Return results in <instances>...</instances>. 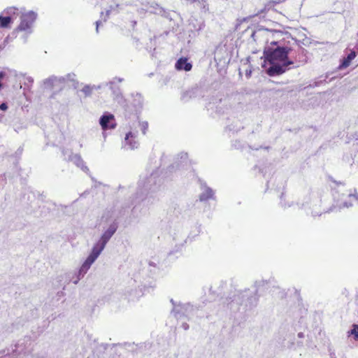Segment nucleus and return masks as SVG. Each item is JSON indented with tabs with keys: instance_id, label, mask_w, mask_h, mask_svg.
Listing matches in <instances>:
<instances>
[{
	"instance_id": "obj_25",
	"label": "nucleus",
	"mask_w": 358,
	"mask_h": 358,
	"mask_svg": "<svg viewBox=\"0 0 358 358\" xmlns=\"http://www.w3.org/2000/svg\"><path fill=\"white\" fill-rule=\"evenodd\" d=\"M357 55V51L351 50L350 52L341 61V64L338 66V69H344L349 66L351 62L356 57Z\"/></svg>"
},
{
	"instance_id": "obj_38",
	"label": "nucleus",
	"mask_w": 358,
	"mask_h": 358,
	"mask_svg": "<svg viewBox=\"0 0 358 358\" xmlns=\"http://www.w3.org/2000/svg\"><path fill=\"white\" fill-rule=\"evenodd\" d=\"M75 275L76 276V281H73V283L76 285L78 283L79 280L82 279L85 275L81 273L80 270H78L76 273Z\"/></svg>"
},
{
	"instance_id": "obj_12",
	"label": "nucleus",
	"mask_w": 358,
	"mask_h": 358,
	"mask_svg": "<svg viewBox=\"0 0 358 358\" xmlns=\"http://www.w3.org/2000/svg\"><path fill=\"white\" fill-rule=\"evenodd\" d=\"M123 80L122 78L115 77L109 82L106 83V86L108 87L111 91L113 100L120 105H124L125 103V99L119 85V83Z\"/></svg>"
},
{
	"instance_id": "obj_6",
	"label": "nucleus",
	"mask_w": 358,
	"mask_h": 358,
	"mask_svg": "<svg viewBox=\"0 0 358 358\" xmlns=\"http://www.w3.org/2000/svg\"><path fill=\"white\" fill-rule=\"evenodd\" d=\"M162 183V178L159 176V171H152L148 177L141 178L137 186L133 203L143 201L149 192L155 191Z\"/></svg>"
},
{
	"instance_id": "obj_39",
	"label": "nucleus",
	"mask_w": 358,
	"mask_h": 358,
	"mask_svg": "<svg viewBox=\"0 0 358 358\" xmlns=\"http://www.w3.org/2000/svg\"><path fill=\"white\" fill-rule=\"evenodd\" d=\"M140 126H141V129L142 133L143 134H145L146 131L148 130V122H140Z\"/></svg>"
},
{
	"instance_id": "obj_52",
	"label": "nucleus",
	"mask_w": 358,
	"mask_h": 358,
	"mask_svg": "<svg viewBox=\"0 0 358 358\" xmlns=\"http://www.w3.org/2000/svg\"><path fill=\"white\" fill-rule=\"evenodd\" d=\"M297 336H298V338H303V337H304V334H303V333H302V332H299V333L298 334Z\"/></svg>"
},
{
	"instance_id": "obj_14",
	"label": "nucleus",
	"mask_w": 358,
	"mask_h": 358,
	"mask_svg": "<svg viewBox=\"0 0 358 358\" xmlns=\"http://www.w3.org/2000/svg\"><path fill=\"white\" fill-rule=\"evenodd\" d=\"M36 16L37 14L34 11H29L22 14L20 16V24H19L17 29L24 31H29L28 34H30L31 26L36 20Z\"/></svg>"
},
{
	"instance_id": "obj_42",
	"label": "nucleus",
	"mask_w": 358,
	"mask_h": 358,
	"mask_svg": "<svg viewBox=\"0 0 358 358\" xmlns=\"http://www.w3.org/2000/svg\"><path fill=\"white\" fill-rule=\"evenodd\" d=\"M0 109L3 111H6L8 109V105L6 103L0 104Z\"/></svg>"
},
{
	"instance_id": "obj_11",
	"label": "nucleus",
	"mask_w": 358,
	"mask_h": 358,
	"mask_svg": "<svg viewBox=\"0 0 358 358\" xmlns=\"http://www.w3.org/2000/svg\"><path fill=\"white\" fill-rule=\"evenodd\" d=\"M321 200L316 194H310L309 195L304 197L303 201L301 203L300 208L304 209L306 213H310L312 216H320L322 212L319 210L320 207Z\"/></svg>"
},
{
	"instance_id": "obj_48",
	"label": "nucleus",
	"mask_w": 358,
	"mask_h": 358,
	"mask_svg": "<svg viewBox=\"0 0 358 358\" xmlns=\"http://www.w3.org/2000/svg\"><path fill=\"white\" fill-rule=\"evenodd\" d=\"M130 22H131V26L132 27V28H133V29H134L135 26H136V24H137L136 20H131L130 21Z\"/></svg>"
},
{
	"instance_id": "obj_26",
	"label": "nucleus",
	"mask_w": 358,
	"mask_h": 358,
	"mask_svg": "<svg viewBox=\"0 0 358 358\" xmlns=\"http://www.w3.org/2000/svg\"><path fill=\"white\" fill-rule=\"evenodd\" d=\"M61 78H64V85H65L67 82H71L73 83L74 87H76V85L78 84V82L76 80V76L73 73H67L64 76H60Z\"/></svg>"
},
{
	"instance_id": "obj_9",
	"label": "nucleus",
	"mask_w": 358,
	"mask_h": 358,
	"mask_svg": "<svg viewBox=\"0 0 358 358\" xmlns=\"http://www.w3.org/2000/svg\"><path fill=\"white\" fill-rule=\"evenodd\" d=\"M64 78L54 75L43 80L41 84V87L43 90L51 92L50 99H55L64 89Z\"/></svg>"
},
{
	"instance_id": "obj_56",
	"label": "nucleus",
	"mask_w": 358,
	"mask_h": 358,
	"mask_svg": "<svg viewBox=\"0 0 358 358\" xmlns=\"http://www.w3.org/2000/svg\"><path fill=\"white\" fill-rule=\"evenodd\" d=\"M3 88V85L1 83V81H0V90Z\"/></svg>"
},
{
	"instance_id": "obj_21",
	"label": "nucleus",
	"mask_w": 358,
	"mask_h": 358,
	"mask_svg": "<svg viewBox=\"0 0 358 358\" xmlns=\"http://www.w3.org/2000/svg\"><path fill=\"white\" fill-rule=\"evenodd\" d=\"M18 79L20 83H22L23 93L25 94L27 92H31L34 84V78L31 76H26V74L20 73L18 75Z\"/></svg>"
},
{
	"instance_id": "obj_5",
	"label": "nucleus",
	"mask_w": 358,
	"mask_h": 358,
	"mask_svg": "<svg viewBox=\"0 0 358 358\" xmlns=\"http://www.w3.org/2000/svg\"><path fill=\"white\" fill-rule=\"evenodd\" d=\"M337 187L334 189L333 197L334 200V204L325 213L340 211L342 208H351L353 204L352 201H355L358 205V194L357 193L356 189L354 191H350L348 194L345 193L344 184L342 182H336Z\"/></svg>"
},
{
	"instance_id": "obj_29",
	"label": "nucleus",
	"mask_w": 358,
	"mask_h": 358,
	"mask_svg": "<svg viewBox=\"0 0 358 358\" xmlns=\"http://www.w3.org/2000/svg\"><path fill=\"white\" fill-rule=\"evenodd\" d=\"M348 336H352L355 341H358V324H353L347 332Z\"/></svg>"
},
{
	"instance_id": "obj_3",
	"label": "nucleus",
	"mask_w": 358,
	"mask_h": 358,
	"mask_svg": "<svg viewBox=\"0 0 358 358\" xmlns=\"http://www.w3.org/2000/svg\"><path fill=\"white\" fill-rule=\"evenodd\" d=\"M117 228L118 223L116 221H113L108 226V227L106 230H104L101 236L93 245L90 255H88L85 261L83 263L82 266L79 268L82 273H83L84 275L87 273L92 264L96 260V259L101 255L108 242L115 234Z\"/></svg>"
},
{
	"instance_id": "obj_40",
	"label": "nucleus",
	"mask_w": 358,
	"mask_h": 358,
	"mask_svg": "<svg viewBox=\"0 0 358 358\" xmlns=\"http://www.w3.org/2000/svg\"><path fill=\"white\" fill-rule=\"evenodd\" d=\"M231 145L236 149H242L243 145L239 140H235L232 142Z\"/></svg>"
},
{
	"instance_id": "obj_44",
	"label": "nucleus",
	"mask_w": 358,
	"mask_h": 358,
	"mask_svg": "<svg viewBox=\"0 0 358 358\" xmlns=\"http://www.w3.org/2000/svg\"><path fill=\"white\" fill-rule=\"evenodd\" d=\"M137 13L139 15H142L146 13V11L143 8H140L137 10Z\"/></svg>"
},
{
	"instance_id": "obj_19",
	"label": "nucleus",
	"mask_w": 358,
	"mask_h": 358,
	"mask_svg": "<svg viewBox=\"0 0 358 358\" xmlns=\"http://www.w3.org/2000/svg\"><path fill=\"white\" fill-rule=\"evenodd\" d=\"M282 345L283 348L296 349L301 347L303 345V343L301 341H297L295 342L294 335L289 334H287L283 339Z\"/></svg>"
},
{
	"instance_id": "obj_50",
	"label": "nucleus",
	"mask_w": 358,
	"mask_h": 358,
	"mask_svg": "<svg viewBox=\"0 0 358 358\" xmlns=\"http://www.w3.org/2000/svg\"><path fill=\"white\" fill-rule=\"evenodd\" d=\"M6 76V73L3 71H0V81H1Z\"/></svg>"
},
{
	"instance_id": "obj_15",
	"label": "nucleus",
	"mask_w": 358,
	"mask_h": 358,
	"mask_svg": "<svg viewBox=\"0 0 358 358\" xmlns=\"http://www.w3.org/2000/svg\"><path fill=\"white\" fill-rule=\"evenodd\" d=\"M201 192L199 195L200 202H207L209 200H215V191L208 187L205 182H200Z\"/></svg>"
},
{
	"instance_id": "obj_18",
	"label": "nucleus",
	"mask_w": 358,
	"mask_h": 358,
	"mask_svg": "<svg viewBox=\"0 0 358 358\" xmlns=\"http://www.w3.org/2000/svg\"><path fill=\"white\" fill-rule=\"evenodd\" d=\"M202 96V90L198 87H195L183 92L181 95V100L187 102L192 99H196Z\"/></svg>"
},
{
	"instance_id": "obj_8",
	"label": "nucleus",
	"mask_w": 358,
	"mask_h": 358,
	"mask_svg": "<svg viewBox=\"0 0 358 358\" xmlns=\"http://www.w3.org/2000/svg\"><path fill=\"white\" fill-rule=\"evenodd\" d=\"M34 345L29 338L17 341L14 345L8 348L14 358H30Z\"/></svg>"
},
{
	"instance_id": "obj_59",
	"label": "nucleus",
	"mask_w": 358,
	"mask_h": 358,
	"mask_svg": "<svg viewBox=\"0 0 358 358\" xmlns=\"http://www.w3.org/2000/svg\"><path fill=\"white\" fill-rule=\"evenodd\" d=\"M87 358H92V355L89 356ZM96 358V357H95Z\"/></svg>"
},
{
	"instance_id": "obj_34",
	"label": "nucleus",
	"mask_w": 358,
	"mask_h": 358,
	"mask_svg": "<svg viewBox=\"0 0 358 358\" xmlns=\"http://www.w3.org/2000/svg\"><path fill=\"white\" fill-rule=\"evenodd\" d=\"M280 204L285 209L292 207L294 205L293 202L289 203V202L285 201L284 193L281 194V195L280 196Z\"/></svg>"
},
{
	"instance_id": "obj_2",
	"label": "nucleus",
	"mask_w": 358,
	"mask_h": 358,
	"mask_svg": "<svg viewBox=\"0 0 358 358\" xmlns=\"http://www.w3.org/2000/svg\"><path fill=\"white\" fill-rule=\"evenodd\" d=\"M117 228L118 223L116 221H113L108 226V227L106 230H104L101 236L93 245L90 255H88L85 261L83 263L82 266L79 268L82 273H83L84 275L87 273L92 264L96 260V259L101 255L108 242L115 234Z\"/></svg>"
},
{
	"instance_id": "obj_7",
	"label": "nucleus",
	"mask_w": 358,
	"mask_h": 358,
	"mask_svg": "<svg viewBox=\"0 0 358 358\" xmlns=\"http://www.w3.org/2000/svg\"><path fill=\"white\" fill-rule=\"evenodd\" d=\"M91 345L92 358H106L107 355H109V358H120V350H122L120 344L99 343L95 339Z\"/></svg>"
},
{
	"instance_id": "obj_43",
	"label": "nucleus",
	"mask_w": 358,
	"mask_h": 358,
	"mask_svg": "<svg viewBox=\"0 0 358 358\" xmlns=\"http://www.w3.org/2000/svg\"><path fill=\"white\" fill-rule=\"evenodd\" d=\"M181 327L185 331L188 330L189 328V324L187 322H182Z\"/></svg>"
},
{
	"instance_id": "obj_51",
	"label": "nucleus",
	"mask_w": 358,
	"mask_h": 358,
	"mask_svg": "<svg viewBox=\"0 0 358 358\" xmlns=\"http://www.w3.org/2000/svg\"><path fill=\"white\" fill-rule=\"evenodd\" d=\"M251 73H252V71H251V70H249V71H248V70H247V71H246V73H245V74H246V76H247L248 78L250 77Z\"/></svg>"
},
{
	"instance_id": "obj_32",
	"label": "nucleus",
	"mask_w": 358,
	"mask_h": 358,
	"mask_svg": "<svg viewBox=\"0 0 358 358\" xmlns=\"http://www.w3.org/2000/svg\"><path fill=\"white\" fill-rule=\"evenodd\" d=\"M18 9L15 7H8L3 10V13L8 16H11L14 20L13 17L17 15Z\"/></svg>"
},
{
	"instance_id": "obj_1",
	"label": "nucleus",
	"mask_w": 358,
	"mask_h": 358,
	"mask_svg": "<svg viewBox=\"0 0 358 358\" xmlns=\"http://www.w3.org/2000/svg\"><path fill=\"white\" fill-rule=\"evenodd\" d=\"M289 51V48L278 45V42L275 41L271 43V46L264 48V60L262 66L269 76L282 75L291 69L290 66L294 62L288 58Z\"/></svg>"
},
{
	"instance_id": "obj_4",
	"label": "nucleus",
	"mask_w": 358,
	"mask_h": 358,
	"mask_svg": "<svg viewBox=\"0 0 358 358\" xmlns=\"http://www.w3.org/2000/svg\"><path fill=\"white\" fill-rule=\"evenodd\" d=\"M259 298L250 292V289L244 290H237L227 298L224 303L226 304L227 309L233 313L240 311L242 308L244 310L252 309L257 304Z\"/></svg>"
},
{
	"instance_id": "obj_46",
	"label": "nucleus",
	"mask_w": 358,
	"mask_h": 358,
	"mask_svg": "<svg viewBox=\"0 0 358 358\" xmlns=\"http://www.w3.org/2000/svg\"><path fill=\"white\" fill-rule=\"evenodd\" d=\"M106 87V83H102V84H101V85H97V86L96 85V87H95V88H94V90H99V89H102V88H103V87Z\"/></svg>"
},
{
	"instance_id": "obj_60",
	"label": "nucleus",
	"mask_w": 358,
	"mask_h": 358,
	"mask_svg": "<svg viewBox=\"0 0 358 358\" xmlns=\"http://www.w3.org/2000/svg\"><path fill=\"white\" fill-rule=\"evenodd\" d=\"M72 358H74V357H72ZM75 358H78V357H75Z\"/></svg>"
},
{
	"instance_id": "obj_23",
	"label": "nucleus",
	"mask_w": 358,
	"mask_h": 358,
	"mask_svg": "<svg viewBox=\"0 0 358 358\" xmlns=\"http://www.w3.org/2000/svg\"><path fill=\"white\" fill-rule=\"evenodd\" d=\"M30 358H50L48 350L39 345H34Z\"/></svg>"
},
{
	"instance_id": "obj_53",
	"label": "nucleus",
	"mask_w": 358,
	"mask_h": 358,
	"mask_svg": "<svg viewBox=\"0 0 358 358\" xmlns=\"http://www.w3.org/2000/svg\"><path fill=\"white\" fill-rule=\"evenodd\" d=\"M273 2L275 3H279L280 2V0H273Z\"/></svg>"
},
{
	"instance_id": "obj_47",
	"label": "nucleus",
	"mask_w": 358,
	"mask_h": 358,
	"mask_svg": "<svg viewBox=\"0 0 358 358\" xmlns=\"http://www.w3.org/2000/svg\"><path fill=\"white\" fill-rule=\"evenodd\" d=\"M101 24V22L100 20H97V21L96 22V33H98V32H99V25H100Z\"/></svg>"
},
{
	"instance_id": "obj_13",
	"label": "nucleus",
	"mask_w": 358,
	"mask_h": 358,
	"mask_svg": "<svg viewBox=\"0 0 358 358\" xmlns=\"http://www.w3.org/2000/svg\"><path fill=\"white\" fill-rule=\"evenodd\" d=\"M190 166L188 154L185 152L178 153L175 157L173 164L169 166V172H176L183 169H187Z\"/></svg>"
},
{
	"instance_id": "obj_37",
	"label": "nucleus",
	"mask_w": 358,
	"mask_h": 358,
	"mask_svg": "<svg viewBox=\"0 0 358 358\" xmlns=\"http://www.w3.org/2000/svg\"><path fill=\"white\" fill-rule=\"evenodd\" d=\"M148 265H149V268H150V272L152 274H155L157 272V269H158V268L157 266V264L155 262H149Z\"/></svg>"
},
{
	"instance_id": "obj_27",
	"label": "nucleus",
	"mask_w": 358,
	"mask_h": 358,
	"mask_svg": "<svg viewBox=\"0 0 358 358\" xmlns=\"http://www.w3.org/2000/svg\"><path fill=\"white\" fill-rule=\"evenodd\" d=\"M13 19L11 16L0 15V26L3 28L8 27L12 23Z\"/></svg>"
},
{
	"instance_id": "obj_35",
	"label": "nucleus",
	"mask_w": 358,
	"mask_h": 358,
	"mask_svg": "<svg viewBox=\"0 0 358 358\" xmlns=\"http://www.w3.org/2000/svg\"><path fill=\"white\" fill-rule=\"evenodd\" d=\"M0 355H1L0 358H14L10 354V350H9L8 348L0 351Z\"/></svg>"
},
{
	"instance_id": "obj_49",
	"label": "nucleus",
	"mask_w": 358,
	"mask_h": 358,
	"mask_svg": "<svg viewBox=\"0 0 358 358\" xmlns=\"http://www.w3.org/2000/svg\"><path fill=\"white\" fill-rule=\"evenodd\" d=\"M227 129H228L229 131H238L239 129H234V128L231 127V125H228L227 127Z\"/></svg>"
},
{
	"instance_id": "obj_33",
	"label": "nucleus",
	"mask_w": 358,
	"mask_h": 358,
	"mask_svg": "<svg viewBox=\"0 0 358 358\" xmlns=\"http://www.w3.org/2000/svg\"><path fill=\"white\" fill-rule=\"evenodd\" d=\"M128 297L129 300H135L141 296V291H138L137 289L127 291Z\"/></svg>"
},
{
	"instance_id": "obj_45",
	"label": "nucleus",
	"mask_w": 358,
	"mask_h": 358,
	"mask_svg": "<svg viewBox=\"0 0 358 358\" xmlns=\"http://www.w3.org/2000/svg\"><path fill=\"white\" fill-rule=\"evenodd\" d=\"M170 301H171V303L173 305V308L172 309H175V308L176 306H179V304L180 303H177L173 299H171Z\"/></svg>"
},
{
	"instance_id": "obj_31",
	"label": "nucleus",
	"mask_w": 358,
	"mask_h": 358,
	"mask_svg": "<svg viewBox=\"0 0 358 358\" xmlns=\"http://www.w3.org/2000/svg\"><path fill=\"white\" fill-rule=\"evenodd\" d=\"M96 85H85L81 90V92L85 94V96H90L92 94L94 88Z\"/></svg>"
},
{
	"instance_id": "obj_28",
	"label": "nucleus",
	"mask_w": 358,
	"mask_h": 358,
	"mask_svg": "<svg viewBox=\"0 0 358 358\" xmlns=\"http://www.w3.org/2000/svg\"><path fill=\"white\" fill-rule=\"evenodd\" d=\"M267 280H256L254 283V287H255V289L254 290H250V292H252L253 294H255V296H257V292H258V290L261 287H264L265 286L266 284H267Z\"/></svg>"
},
{
	"instance_id": "obj_17",
	"label": "nucleus",
	"mask_w": 358,
	"mask_h": 358,
	"mask_svg": "<svg viewBox=\"0 0 358 358\" xmlns=\"http://www.w3.org/2000/svg\"><path fill=\"white\" fill-rule=\"evenodd\" d=\"M136 133L129 131L126 134L124 140L122 142V148L126 150H134L139 145L138 141H136Z\"/></svg>"
},
{
	"instance_id": "obj_58",
	"label": "nucleus",
	"mask_w": 358,
	"mask_h": 358,
	"mask_svg": "<svg viewBox=\"0 0 358 358\" xmlns=\"http://www.w3.org/2000/svg\"><path fill=\"white\" fill-rule=\"evenodd\" d=\"M136 208V206H135L133 208V209H132V213H134Z\"/></svg>"
},
{
	"instance_id": "obj_36",
	"label": "nucleus",
	"mask_w": 358,
	"mask_h": 358,
	"mask_svg": "<svg viewBox=\"0 0 358 358\" xmlns=\"http://www.w3.org/2000/svg\"><path fill=\"white\" fill-rule=\"evenodd\" d=\"M224 102H226V100H224ZM222 106H226L225 103H222V101L220 99V105L219 106H216V112L220 113V114H222V113H224L225 111L224 110H222Z\"/></svg>"
},
{
	"instance_id": "obj_16",
	"label": "nucleus",
	"mask_w": 358,
	"mask_h": 358,
	"mask_svg": "<svg viewBox=\"0 0 358 358\" xmlns=\"http://www.w3.org/2000/svg\"><path fill=\"white\" fill-rule=\"evenodd\" d=\"M99 122L103 131L115 129L117 125L114 115L108 112L100 117Z\"/></svg>"
},
{
	"instance_id": "obj_30",
	"label": "nucleus",
	"mask_w": 358,
	"mask_h": 358,
	"mask_svg": "<svg viewBox=\"0 0 358 358\" xmlns=\"http://www.w3.org/2000/svg\"><path fill=\"white\" fill-rule=\"evenodd\" d=\"M143 97L141 94H136L134 99L133 104L134 107L136 108V110L141 109L143 106Z\"/></svg>"
},
{
	"instance_id": "obj_22",
	"label": "nucleus",
	"mask_w": 358,
	"mask_h": 358,
	"mask_svg": "<svg viewBox=\"0 0 358 358\" xmlns=\"http://www.w3.org/2000/svg\"><path fill=\"white\" fill-rule=\"evenodd\" d=\"M123 8H124V5L123 4H119V3H113L110 4L108 8H107L106 10V13L105 14H104L103 12L101 13V17H103V20L104 22H106L107 20V18L109 16V15H110V14H117L120 11H122L123 10Z\"/></svg>"
},
{
	"instance_id": "obj_41",
	"label": "nucleus",
	"mask_w": 358,
	"mask_h": 358,
	"mask_svg": "<svg viewBox=\"0 0 358 358\" xmlns=\"http://www.w3.org/2000/svg\"><path fill=\"white\" fill-rule=\"evenodd\" d=\"M248 148H249L250 150H259V149H260V148H263V149L266 150H268L269 149V147H268V146H265V147L259 146V147H257V148H256V147H253V146L250 145H248Z\"/></svg>"
},
{
	"instance_id": "obj_20",
	"label": "nucleus",
	"mask_w": 358,
	"mask_h": 358,
	"mask_svg": "<svg viewBox=\"0 0 358 358\" xmlns=\"http://www.w3.org/2000/svg\"><path fill=\"white\" fill-rule=\"evenodd\" d=\"M66 159L73 162L76 166L80 168L83 171H89L88 167L85 166V162L80 155L73 154L70 152Z\"/></svg>"
},
{
	"instance_id": "obj_55",
	"label": "nucleus",
	"mask_w": 358,
	"mask_h": 358,
	"mask_svg": "<svg viewBox=\"0 0 358 358\" xmlns=\"http://www.w3.org/2000/svg\"><path fill=\"white\" fill-rule=\"evenodd\" d=\"M27 38V34H26V35L24 36V42H26Z\"/></svg>"
},
{
	"instance_id": "obj_24",
	"label": "nucleus",
	"mask_w": 358,
	"mask_h": 358,
	"mask_svg": "<svg viewBox=\"0 0 358 358\" xmlns=\"http://www.w3.org/2000/svg\"><path fill=\"white\" fill-rule=\"evenodd\" d=\"M175 68L178 71H189L192 69V64L189 62L188 58L182 57L176 61Z\"/></svg>"
},
{
	"instance_id": "obj_57",
	"label": "nucleus",
	"mask_w": 358,
	"mask_h": 358,
	"mask_svg": "<svg viewBox=\"0 0 358 358\" xmlns=\"http://www.w3.org/2000/svg\"><path fill=\"white\" fill-rule=\"evenodd\" d=\"M62 152H63L64 155H66V154L68 152H67V151H66V150H63V151H62Z\"/></svg>"
},
{
	"instance_id": "obj_10",
	"label": "nucleus",
	"mask_w": 358,
	"mask_h": 358,
	"mask_svg": "<svg viewBox=\"0 0 358 358\" xmlns=\"http://www.w3.org/2000/svg\"><path fill=\"white\" fill-rule=\"evenodd\" d=\"M200 308H201V306L197 304L193 305L190 303H180L175 309H172L171 313L178 320H182L185 318L190 320L193 318L194 315H196Z\"/></svg>"
},
{
	"instance_id": "obj_54",
	"label": "nucleus",
	"mask_w": 358,
	"mask_h": 358,
	"mask_svg": "<svg viewBox=\"0 0 358 358\" xmlns=\"http://www.w3.org/2000/svg\"><path fill=\"white\" fill-rule=\"evenodd\" d=\"M211 103H209L208 106V110H210V109H213V107L210 106Z\"/></svg>"
}]
</instances>
